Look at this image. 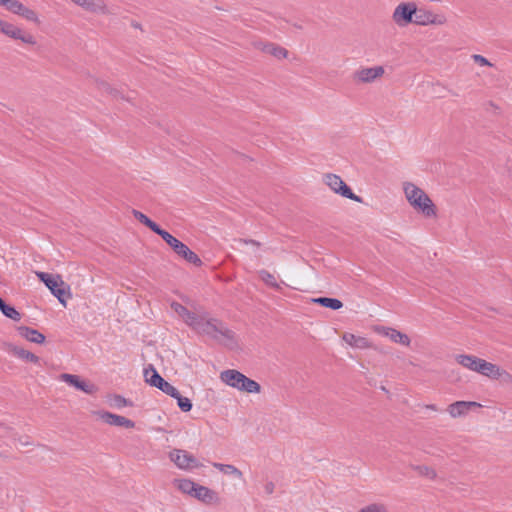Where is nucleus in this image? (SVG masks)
<instances>
[{
    "instance_id": "f257e3e1",
    "label": "nucleus",
    "mask_w": 512,
    "mask_h": 512,
    "mask_svg": "<svg viewBox=\"0 0 512 512\" xmlns=\"http://www.w3.org/2000/svg\"><path fill=\"white\" fill-rule=\"evenodd\" d=\"M189 327L200 335L207 336L224 345L234 342V333L219 319L212 318L206 312L197 313Z\"/></svg>"
},
{
    "instance_id": "f03ea898",
    "label": "nucleus",
    "mask_w": 512,
    "mask_h": 512,
    "mask_svg": "<svg viewBox=\"0 0 512 512\" xmlns=\"http://www.w3.org/2000/svg\"><path fill=\"white\" fill-rule=\"evenodd\" d=\"M403 191L408 203L426 217L436 216V207L430 197L412 182L403 183Z\"/></svg>"
},
{
    "instance_id": "7ed1b4c3",
    "label": "nucleus",
    "mask_w": 512,
    "mask_h": 512,
    "mask_svg": "<svg viewBox=\"0 0 512 512\" xmlns=\"http://www.w3.org/2000/svg\"><path fill=\"white\" fill-rule=\"evenodd\" d=\"M220 379L226 385L246 393H260L261 386L238 370L228 369L220 374Z\"/></svg>"
},
{
    "instance_id": "20e7f679",
    "label": "nucleus",
    "mask_w": 512,
    "mask_h": 512,
    "mask_svg": "<svg viewBox=\"0 0 512 512\" xmlns=\"http://www.w3.org/2000/svg\"><path fill=\"white\" fill-rule=\"evenodd\" d=\"M385 68L382 65L360 66L353 74V82L357 85H370L382 80Z\"/></svg>"
},
{
    "instance_id": "39448f33",
    "label": "nucleus",
    "mask_w": 512,
    "mask_h": 512,
    "mask_svg": "<svg viewBox=\"0 0 512 512\" xmlns=\"http://www.w3.org/2000/svg\"><path fill=\"white\" fill-rule=\"evenodd\" d=\"M36 276L46 285L51 293L59 300L61 304L66 305L64 296L69 289L68 285L62 280L60 275H51L46 272H36Z\"/></svg>"
},
{
    "instance_id": "423d86ee",
    "label": "nucleus",
    "mask_w": 512,
    "mask_h": 512,
    "mask_svg": "<svg viewBox=\"0 0 512 512\" xmlns=\"http://www.w3.org/2000/svg\"><path fill=\"white\" fill-rule=\"evenodd\" d=\"M323 181L334 193L355 202L362 203V198L356 195L340 176L329 173L324 175Z\"/></svg>"
},
{
    "instance_id": "0eeeda50",
    "label": "nucleus",
    "mask_w": 512,
    "mask_h": 512,
    "mask_svg": "<svg viewBox=\"0 0 512 512\" xmlns=\"http://www.w3.org/2000/svg\"><path fill=\"white\" fill-rule=\"evenodd\" d=\"M416 13L415 2H401L395 7L392 20L398 27H407L413 24Z\"/></svg>"
},
{
    "instance_id": "6e6552de",
    "label": "nucleus",
    "mask_w": 512,
    "mask_h": 512,
    "mask_svg": "<svg viewBox=\"0 0 512 512\" xmlns=\"http://www.w3.org/2000/svg\"><path fill=\"white\" fill-rule=\"evenodd\" d=\"M144 378L149 385L158 388L165 394L169 396L178 395V390L169 382L164 380L153 365H149L144 369Z\"/></svg>"
},
{
    "instance_id": "1a4fd4ad",
    "label": "nucleus",
    "mask_w": 512,
    "mask_h": 512,
    "mask_svg": "<svg viewBox=\"0 0 512 512\" xmlns=\"http://www.w3.org/2000/svg\"><path fill=\"white\" fill-rule=\"evenodd\" d=\"M170 460L181 470L189 471L202 466L191 453L183 449H173L169 453Z\"/></svg>"
},
{
    "instance_id": "9d476101",
    "label": "nucleus",
    "mask_w": 512,
    "mask_h": 512,
    "mask_svg": "<svg viewBox=\"0 0 512 512\" xmlns=\"http://www.w3.org/2000/svg\"><path fill=\"white\" fill-rule=\"evenodd\" d=\"M0 6L4 7L6 10L15 15L23 17L27 21L33 22L35 24L40 23L38 14L18 0H0Z\"/></svg>"
},
{
    "instance_id": "9b49d317",
    "label": "nucleus",
    "mask_w": 512,
    "mask_h": 512,
    "mask_svg": "<svg viewBox=\"0 0 512 512\" xmlns=\"http://www.w3.org/2000/svg\"><path fill=\"white\" fill-rule=\"evenodd\" d=\"M0 6L4 7L6 10L15 15L23 17L27 21L33 22L35 24L40 23L38 14L18 0H0Z\"/></svg>"
},
{
    "instance_id": "f8f14e48",
    "label": "nucleus",
    "mask_w": 512,
    "mask_h": 512,
    "mask_svg": "<svg viewBox=\"0 0 512 512\" xmlns=\"http://www.w3.org/2000/svg\"><path fill=\"white\" fill-rule=\"evenodd\" d=\"M416 14L414 16L413 24L419 26L428 25H444L446 23V17L442 14H435L431 10L425 8H418L416 6Z\"/></svg>"
},
{
    "instance_id": "ddd939ff",
    "label": "nucleus",
    "mask_w": 512,
    "mask_h": 512,
    "mask_svg": "<svg viewBox=\"0 0 512 512\" xmlns=\"http://www.w3.org/2000/svg\"><path fill=\"white\" fill-rule=\"evenodd\" d=\"M0 32L12 39L20 40L28 45L36 44V39L31 33L23 31L20 27L12 23L4 21L2 27H0Z\"/></svg>"
},
{
    "instance_id": "4468645a",
    "label": "nucleus",
    "mask_w": 512,
    "mask_h": 512,
    "mask_svg": "<svg viewBox=\"0 0 512 512\" xmlns=\"http://www.w3.org/2000/svg\"><path fill=\"white\" fill-rule=\"evenodd\" d=\"M479 368H480V370L478 372L479 374L489 377L491 379H495V380L503 379V380H507V381L512 380V375L510 373L501 369L499 366H497L493 363L487 362L484 359L481 363V366H479Z\"/></svg>"
},
{
    "instance_id": "2eb2a0df",
    "label": "nucleus",
    "mask_w": 512,
    "mask_h": 512,
    "mask_svg": "<svg viewBox=\"0 0 512 512\" xmlns=\"http://www.w3.org/2000/svg\"><path fill=\"white\" fill-rule=\"evenodd\" d=\"M480 407L481 404L475 401H456L447 407V412L452 418H460L468 415L471 410Z\"/></svg>"
},
{
    "instance_id": "dca6fc26",
    "label": "nucleus",
    "mask_w": 512,
    "mask_h": 512,
    "mask_svg": "<svg viewBox=\"0 0 512 512\" xmlns=\"http://www.w3.org/2000/svg\"><path fill=\"white\" fill-rule=\"evenodd\" d=\"M75 5L87 12L94 14H109V9L104 0H71Z\"/></svg>"
},
{
    "instance_id": "f3484780",
    "label": "nucleus",
    "mask_w": 512,
    "mask_h": 512,
    "mask_svg": "<svg viewBox=\"0 0 512 512\" xmlns=\"http://www.w3.org/2000/svg\"><path fill=\"white\" fill-rule=\"evenodd\" d=\"M61 380L70 386L75 387L78 390L85 392L86 394H93L96 391V387L93 384H89L73 374H61Z\"/></svg>"
},
{
    "instance_id": "a211bd4d",
    "label": "nucleus",
    "mask_w": 512,
    "mask_h": 512,
    "mask_svg": "<svg viewBox=\"0 0 512 512\" xmlns=\"http://www.w3.org/2000/svg\"><path fill=\"white\" fill-rule=\"evenodd\" d=\"M99 417L107 424L112 426H119V427H125V428H134L135 423L121 415H117L110 412H99Z\"/></svg>"
},
{
    "instance_id": "6ab92c4d",
    "label": "nucleus",
    "mask_w": 512,
    "mask_h": 512,
    "mask_svg": "<svg viewBox=\"0 0 512 512\" xmlns=\"http://www.w3.org/2000/svg\"><path fill=\"white\" fill-rule=\"evenodd\" d=\"M377 332L383 336L388 337L392 342L401 344L403 346L410 345V338L407 334H404L394 328L380 327L377 328Z\"/></svg>"
},
{
    "instance_id": "aec40b11",
    "label": "nucleus",
    "mask_w": 512,
    "mask_h": 512,
    "mask_svg": "<svg viewBox=\"0 0 512 512\" xmlns=\"http://www.w3.org/2000/svg\"><path fill=\"white\" fill-rule=\"evenodd\" d=\"M192 497L205 504H216L219 502L218 494L214 490L199 484H197Z\"/></svg>"
},
{
    "instance_id": "412c9836",
    "label": "nucleus",
    "mask_w": 512,
    "mask_h": 512,
    "mask_svg": "<svg viewBox=\"0 0 512 512\" xmlns=\"http://www.w3.org/2000/svg\"><path fill=\"white\" fill-rule=\"evenodd\" d=\"M179 257L186 260L197 267L202 265V260L194 253L186 244L180 241L178 246L173 250Z\"/></svg>"
},
{
    "instance_id": "4be33fe9",
    "label": "nucleus",
    "mask_w": 512,
    "mask_h": 512,
    "mask_svg": "<svg viewBox=\"0 0 512 512\" xmlns=\"http://www.w3.org/2000/svg\"><path fill=\"white\" fill-rule=\"evenodd\" d=\"M455 359L457 363L463 366L464 368L477 373L479 372V366H481V363L483 361V359L469 354L457 355Z\"/></svg>"
},
{
    "instance_id": "5701e85b",
    "label": "nucleus",
    "mask_w": 512,
    "mask_h": 512,
    "mask_svg": "<svg viewBox=\"0 0 512 512\" xmlns=\"http://www.w3.org/2000/svg\"><path fill=\"white\" fill-rule=\"evenodd\" d=\"M17 332L22 338L32 343L42 344L45 341V336L42 333L27 326L17 327Z\"/></svg>"
},
{
    "instance_id": "b1692460",
    "label": "nucleus",
    "mask_w": 512,
    "mask_h": 512,
    "mask_svg": "<svg viewBox=\"0 0 512 512\" xmlns=\"http://www.w3.org/2000/svg\"><path fill=\"white\" fill-rule=\"evenodd\" d=\"M342 339L351 347L358 349H367L371 347L370 341L362 336H357L352 333H344Z\"/></svg>"
},
{
    "instance_id": "393cba45",
    "label": "nucleus",
    "mask_w": 512,
    "mask_h": 512,
    "mask_svg": "<svg viewBox=\"0 0 512 512\" xmlns=\"http://www.w3.org/2000/svg\"><path fill=\"white\" fill-rule=\"evenodd\" d=\"M171 308L173 309V311L175 313H177L182 319L183 321L189 326L190 323L192 322L193 319H196L195 318V315L197 313H194V312H191L189 311L185 306H183L182 304L180 303H177V302H173L171 304Z\"/></svg>"
},
{
    "instance_id": "a878e982",
    "label": "nucleus",
    "mask_w": 512,
    "mask_h": 512,
    "mask_svg": "<svg viewBox=\"0 0 512 512\" xmlns=\"http://www.w3.org/2000/svg\"><path fill=\"white\" fill-rule=\"evenodd\" d=\"M10 352L14 356H16V357H18V358H20L22 360L28 361V362H32V363L37 364L40 361V358L37 355H35V354H33V353L23 349V348H20L18 346H14V345L11 346L10 347Z\"/></svg>"
},
{
    "instance_id": "bb28decb",
    "label": "nucleus",
    "mask_w": 512,
    "mask_h": 512,
    "mask_svg": "<svg viewBox=\"0 0 512 512\" xmlns=\"http://www.w3.org/2000/svg\"><path fill=\"white\" fill-rule=\"evenodd\" d=\"M175 486L182 493L187 494L189 496H193L197 483L190 479H177L174 481Z\"/></svg>"
},
{
    "instance_id": "cd10ccee",
    "label": "nucleus",
    "mask_w": 512,
    "mask_h": 512,
    "mask_svg": "<svg viewBox=\"0 0 512 512\" xmlns=\"http://www.w3.org/2000/svg\"><path fill=\"white\" fill-rule=\"evenodd\" d=\"M212 465H213V467H215L216 469H218L219 471H221L224 474L234 476L237 479H242V477H243V473L234 465L222 464V463H218V462H214V463H212Z\"/></svg>"
},
{
    "instance_id": "c85d7f7f",
    "label": "nucleus",
    "mask_w": 512,
    "mask_h": 512,
    "mask_svg": "<svg viewBox=\"0 0 512 512\" xmlns=\"http://www.w3.org/2000/svg\"><path fill=\"white\" fill-rule=\"evenodd\" d=\"M356 512H390V510L387 504L377 501L362 506Z\"/></svg>"
},
{
    "instance_id": "c756f323",
    "label": "nucleus",
    "mask_w": 512,
    "mask_h": 512,
    "mask_svg": "<svg viewBox=\"0 0 512 512\" xmlns=\"http://www.w3.org/2000/svg\"><path fill=\"white\" fill-rule=\"evenodd\" d=\"M262 50L275 56L278 59L286 58L287 54H288V52L285 48L276 46L274 44L264 45Z\"/></svg>"
},
{
    "instance_id": "7c9ffc66",
    "label": "nucleus",
    "mask_w": 512,
    "mask_h": 512,
    "mask_svg": "<svg viewBox=\"0 0 512 512\" xmlns=\"http://www.w3.org/2000/svg\"><path fill=\"white\" fill-rule=\"evenodd\" d=\"M316 303L333 310L340 309L343 304L340 300L336 298H328V297H320L314 300Z\"/></svg>"
},
{
    "instance_id": "2f4dec72",
    "label": "nucleus",
    "mask_w": 512,
    "mask_h": 512,
    "mask_svg": "<svg viewBox=\"0 0 512 512\" xmlns=\"http://www.w3.org/2000/svg\"><path fill=\"white\" fill-rule=\"evenodd\" d=\"M259 277L266 285H268L272 288H275V289H280V285L277 282L276 277L273 274H271L269 271L260 270Z\"/></svg>"
},
{
    "instance_id": "473e14b6",
    "label": "nucleus",
    "mask_w": 512,
    "mask_h": 512,
    "mask_svg": "<svg viewBox=\"0 0 512 512\" xmlns=\"http://www.w3.org/2000/svg\"><path fill=\"white\" fill-rule=\"evenodd\" d=\"M172 397L177 400V405L183 412H189L192 409V403L189 398L182 396L179 392L178 395Z\"/></svg>"
},
{
    "instance_id": "72a5a7b5",
    "label": "nucleus",
    "mask_w": 512,
    "mask_h": 512,
    "mask_svg": "<svg viewBox=\"0 0 512 512\" xmlns=\"http://www.w3.org/2000/svg\"><path fill=\"white\" fill-rule=\"evenodd\" d=\"M133 215L139 222H141L142 224H144L145 226H147L150 229H152L156 224L149 217H147L145 214H143L142 212H140L138 210H133Z\"/></svg>"
},
{
    "instance_id": "f704fd0d",
    "label": "nucleus",
    "mask_w": 512,
    "mask_h": 512,
    "mask_svg": "<svg viewBox=\"0 0 512 512\" xmlns=\"http://www.w3.org/2000/svg\"><path fill=\"white\" fill-rule=\"evenodd\" d=\"M418 470L421 475H424L430 479H435L437 476L436 471L433 468L428 467V466H420V467H418Z\"/></svg>"
},
{
    "instance_id": "c9c22d12",
    "label": "nucleus",
    "mask_w": 512,
    "mask_h": 512,
    "mask_svg": "<svg viewBox=\"0 0 512 512\" xmlns=\"http://www.w3.org/2000/svg\"><path fill=\"white\" fill-rule=\"evenodd\" d=\"M472 59L480 66H492V63L482 55L474 54L472 55Z\"/></svg>"
},
{
    "instance_id": "e433bc0d",
    "label": "nucleus",
    "mask_w": 512,
    "mask_h": 512,
    "mask_svg": "<svg viewBox=\"0 0 512 512\" xmlns=\"http://www.w3.org/2000/svg\"><path fill=\"white\" fill-rule=\"evenodd\" d=\"M154 233H156L157 235L161 236V238L166 241L167 238H169L171 236V234L169 232H167L166 230L162 229L158 224H155V226L151 229Z\"/></svg>"
},
{
    "instance_id": "4c0bfd02",
    "label": "nucleus",
    "mask_w": 512,
    "mask_h": 512,
    "mask_svg": "<svg viewBox=\"0 0 512 512\" xmlns=\"http://www.w3.org/2000/svg\"><path fill=\"white\" fill-rule=\"evenodd\" d=\"M239 244H245V245H251L254 248H259L260 243L255 240H246V239H239L237 240Z\"/></svg>"
},
{
    "instance_id": "58836bf2",
    "label": "nucleus",
    "mask_w": 512,
    "mask_h": 512,
    "mask_svg": "<svg viewBox=\"0 0 512 512\" xmlns=\"http://www.w3.org/2000/svg\"><path fill=\"white\" fill-rule=\"evenodd\" d=\"M165 242L174 250L180 243V240L171 235Z\"/></svg>"
},
{
    "instance_id": "ea45409f",
    "label": "nucleus",
    "mask_w": 512,
    "mask_h": 512,
    "mask_svg": "<svg viewBox=\"0 0 512 512\" xmlns=\"http://www.w3.org/2000/svg\"><path fill=\"white\" fill-rule=\"evenodd\" d=\"M275 490V484L272 481H268L264 485V491L266 494L271 495Z\"/></svg>"
},
{
    "instance_id": "a19ab883",
    "label": "nucleus",
    "mask_w": 512,
    "mask_h": 512,
    "mask_svg": "<svg viewBox=\"0 0 512 512\" xmlns=\"http://www.w3.org/2000/svg\"><path fill=\"white\" fill-rule=\"evenodd\" d=\"M426 409L432 410V411H438V407L434 404H427L424 406Z\"/></svg>"
},
{
    "instance_id": "79ce46f5",
    "label": "nucleus",
    "mask_w": 512,
    "mask_h": 512,
    "mask_svg": "<svg viewBox=\"0 0 512 512\" xmlns=\"http://www.w3.org/2000/svg\"><path fill=\"white\" fill-rule=\"evenodd\" d=\"M99 87L106 89V88H108V85H107V83L102 81V82H99Z\"/></svg>"
},
{
    "instance_id": "37998d69",
    "label": "nucleus",
    "mask_w": 512,
    "mask_h": 512,
    "mask_svg": "<svg viewBox=\"0 0 512 512\" xmlns=\"http://www.w3.org/2000/svg\"><path fill=\"white\" fill-rule=\"evenodd\" d=\"M3 23H4V20L0 19V27H2Z\"/></svg>"
},
{
    "instance_id": "c03bdc74",
    "label": "nucleus",
    "mask_w": 512,
    "mask_h": 512,
    "mask_svg": "<svg viewBox=\"0 0 512 512\" xmlns=\"http://www.w3.org/2000/svg\"><path fill=\"white\" fill-rule=\"evenodd\" d=\"M2 426H3V424H2V423H0V427H2Z\"/></svg>"
}]
</instances>
